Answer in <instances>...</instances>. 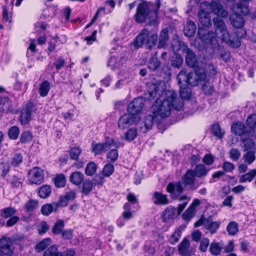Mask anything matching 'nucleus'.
Returning a JSON list of instances; mask_svg holds the SVG:
<instances>
[{
  "mask_svg": "<svg viewBox=\"0 0 256 256\" xmlns=\"http://www.w3.org/2000/svg\"><path fill=\"white\" fill-rule=\"evenodd\" d=\"M148 94L150 100L156 98L152 108V112L156 118H167L171 114L172 108L180 111L184 106L175 92L166 90L160 84L151 85Z\"/></svg>",
  "mask_w": 256,
  "mask_h": 256,
  "instance_id": "f257e3e1",
  "label": "nucleus"
},
{
  "mask_svg": "<svg viewBox=\"0 0 256 256\" xmlns=\"http://www.w3.org/2000/svg\"><path fill=\"white\" fill-rule=\"evenodd\" d=\"M213 22L216 28L215 33L216 36L221 40L230 46L238 48L241 46L240 39L246 36V32L244 29H238L236 32V38L231 39L230 32L224 21L220 18L216 17L213 19Z\"/></svg>",
  "mask_w": 256,
  "mask_h": 256,
  "instance_id": "f03ea898",
  "label": "nucleus"
},
{
  "mask_svg": "<svg viewBox=\"0 0 256 256\" xmlns=\"http://www.w3.org/2000/svg\"><path fill=\"white\" fill-rule=\"evenodd\" d=\"M138 5L135 16L136 21L139 24L148 22L149 25L155 24L158 20V10H152L150 3L143 0Z\"/></svg>",
  "mask_w": 256,
  "mask_h": 256,
  "instance_id": "7ed1b4c3",
  "label": "nucleus"
},
{
  "mask_svg": "<svg viewBox=\"0 0 256 256\" xmlns=\"http://www.w3.org/2000/svg\"><path fill=\"white\" fill-rule=\"evenodd\" d=\"M206 78V70L200 67H198L195 72H189L185 69L182 70L177 77L178 84H184L185 86H197L200 82L204 81Z\"/></svg>",
  "mask_w": 256,
  "mask_h": 256,
  "instance_id": "20e7f679",
  "label": "nucleus"
},
{
  "mask_svg": "<svg viewBox=\"0 0 256 256\" xmlns=\"http://www.w3.org/2000/svg\"><path fill=\"white\" fill-rule=\"evenodd\" d=\"M198 34L200 38L206 44L212 45L214 52L216 50L220 52V54L222 58L225 62H228L230 58L231 54L228 50H224L216 38V33L213 32H207L204 28H200Z\"/></svg>",
  "mask_w": 256,
  "mask_h": 256,
  "instance_id": "39448f33",
  "label": "nucleus"
},
{
  "mask_svg": "<svg viewBox=\"0 0 256 256\" xmlns=\"http://www.w3.org/2000/svg\"><path fill=\"white\" fill-rule=\"evenodd\" d=\"M158 39V36L156 34L152 33L145 28L136 36L133 42V46L138 49L144 44L147 49L152 50L156 46Z\"/></svg>",
  "mask_w": 256,
  "mask_h": 256,
  "instance_id": "423d86ee",
  "label": "nucleus"
},
{
  "mask_svg": "<svg viewBox=\"0 0 256 256\" xmlns=\"http://www.w3.org/2000/svg\"><path fill=\"white\" fill-rule=\"evenodd\" d=\"M232 10L234 14L230 16L231 24L236 28H242L244 25L245 21L242 16L247 15L249 13V9L246 4L240 2L232 6Z\"/></svg>",
  "mask_w": 256,
  "mask_h": 256,
  "instance_id": "0eeeda50",
  "label": "nucleus"
},
{
  "mask_svg": "<svg viewBox=\"0 0 256 256\" xmlns=\"http://www.w3.org/2000/svg\"><path fill=\"white\" fill-rule=\"evenodd\" d=\"M145 100L143 98H138L130 102L128 107V112L133 116H138L139 120L141 119V114L144 106Z\"/></svg>",
  "mask_w": 256,
  "mask_h": 256,
  "instance_id": "6e6552de",
  "label": "nucleus"
},
{
  "mask_svg": "<svg viewBox=\"0 0 256 256\" xmlns=\"http://www.w3.org/2000/svg\"><path fill=\"white\" fill-rule=\"evenodd\" d=\"M116 145L114 140L111 138H108L104 143H96L93 142L92 144V152L95 156H98L106 152L112 146Z\"/></svg>",
  "mask_w": 256,
  "mask_h": 256,
  "instance_id": "1a4fd4ad",
  "label": "nucleus"
},
{
  "mask_svg": "<svg viewBox=\"0 0 256 256\" xmlns=\"http://www.w3.org/2000/svg\"><path fill=\"white\" fill-rule=\"evenodd\" d=\"M28 179L32 184L40 185L44 180V172L40 168L34 167L28 172Z\"/></svg>",
  "mask_w": 256,
  "mask_h": 256,
  "instance_id": "9d476101",
  "label": "nucleus"
},
{
  "mask_svg": "<svg viewBox=\"0 0 256 256\" xmlns=\"http://www.w3.org/2000/svg\"><path fill=\"white\" fill-rule=\"evenodd\" d=\"M140 121L138 116H133L128 113L120 117L118 120V127L120 129L124 130L133 124H136Z\"/></svg>",
  "mask_w": 256,
  "mask_h": 256,
  "instance_id": "9b49d317",
  "label": "nucleus"
},
{
  "mask_svg": "<svg viewBox=\"0 0 256 256\" xmlns=\"http://www.w3.org/2000/svg\"><path fill=\"white\" fill-rule=\"evenodd\" d=\"M232 131L233 134L242 138L250 137V134L247 130L246 125L242 122H236L232 126Z\"/></svg>",
  "mask_w": 256,
  "mask_h": 256,
  "instance_id": "f8f14e48",
  "label": "nucleus"
},
{
  "mask_svg": "<svg viewBox=\"0 0 256 256\" xmlns=\"http://www.w3.org/2000/svg\"><path fill=\"white\" fill-rule=\"evenodd\" d=\"M0 254L2 253L6 255H11L14 250L12 240L10 238L6 237L0 240Z\"/></svg>",
  "mask_w": 256,
  "mask_h": 256,
  "instance_id": "ddd939ff",
  "label": "nucleus"
},
{
  "mask_svg": "<svg viewBox=\"0 0 256 256\" xmlns=\"http://www.w3.org/2000/svg\"><path fill=\"white\" fill-rule=\"evenodd\" d=\"M183 190V186L180 182L170 183L167 187V191L170 194L173 199H176L182 193Z\"/></svg>",
  "mask_w": 256,
  "mask_h": 256,
  "instance_id": "4468645a",
  "label": "nucleus"
},
{
  "mask_svg": "<svg viewBox=\"0 0 256 256\" xmlns=\"http://www.w3.org/2000/svg\"><path fill=\"white\" fill-rule=\"evenodd\" d=\"M34 110V105L32 103H28L26 108L22 112L20 120L22 125L28 124L31 120L32 114Z\"/></svg>",
  "mask_w": 256,
  "mask_h": 256,
  "instance_id": "2eb2a0df",
  "label": "nucleus"
},
{
  "mask_svg": "<svg viewBox=\"0 0 256 256\" xmlns=\"http://www.w3.org/2000/svg\"><path fill=\"white\" fill-rule=\"evenodd\" d=\"M179 254L182 256H190L193 253V250L190 248V242L189 240L184 238L178 247Z\"/></svg>",
  "mask_w": 256,
  "mask_h": 256,
  "instance_id": "dca6fc26",
  "label": "nucleus"
},
{
  "mask_svg": "<svg viewBox=\"0 0 256 256\" xmlns=\"http://www.w3.org/2000/svg\"><path fill=\"white\" fill-rule=\"evenodd\" d=\"M152 200L156 205L165 206L169 204L168 196L160 192H154L151 194Z\"/></svg>",
  "mask_w": 256,
  "mask_h": 256,
  "instance_id": "f3484780",
  "label": "nucleus"
},
{
  "mask_svg": "<svg viewBox=\"0 0 256 256\" xmlns=\"http://www.w3.org/2000/svg\"><path fill=\"white\" fill-rule=\"evenodd\" d=\"M14 111L12 102L7 97H0V112L13 113Z\"/></svg>",
  "mask_w": 256,
  "mask_h": 256,
  "instance_id": "a211bd4d",
  "label": "nucleus"
},
{
  "mask_svg": "<svg viewBox=\"0 0 256 256\" xmlns=\"http://www.w3.org/2000/svg\"><path fill=\"white\" fill-rule=\"evenodd\" d=\"M184 50L186 51V61L188 66L192 68H196L198 67V62L194 53L187 47Z\"/></svg>",
  "mask_w": 256,
  "mask_h": 256,
  "instance_id": "6ab92c4d",
  "label": "nucleus"
},
{
  "mask_svg": "<svg viewBox=\"0 0 256 256\" xmlns=\"http://www.w3.org/2000/svg\"><path fill=\"white\" fill-rule=\"evenodd\" d=\"M214 13L218 16L226 18L228 16V12L223 8L222 6L218 2L212 1L208 4Z\"/></svg>",
  "mask_w": 256,
  "mask_h": 256,
  "instance_id": "aec40b11",
  "label": "nucleus"
},
{
  "mask_svg": "<svg viewBox=\"0 0 256 256\" xmlns=\"http://www.w3.org/2000/svg\"><path fill=\"white\" fill-rule=\"evenodd\" d=\"M198 16L200 23L204 27L208 28L212 25L210 14L205 10L201 9L198 12Z\"/></svg>",
  "mask_w": 256,
  "mask_h": 256,
  "instance_id": "412c9836",
  "label": "nucleus"
},
{
  "mask_svg": "<svg viewBox=\"0 0 256 256\" xmlns=\"http://www.w3.org/2000/svg\"><path fill=\"white\" fill-rule=\"evenodd\" d=\"M168 32V28H164L162 30L158 45V48H162L166 46L169 40Z\"/></svg>",
  "mask_w": 256,
  "mask_h": 256,
  "instance_id": "4be33fe9",
  "label": "nucleus"
},
{
  "mask_svg": "<svg viewBox=\"0 0 256 256\" xmlns=\"http://www.w3.org/2000/svg\"><path fill=\"white\" fill-rule=\"evenodd\" d=\"M156 118L154 115H148L146 116L144 121L141 124L140 130L144 134L146 133L148 130L152 129L153 125V121Z\"/></svg>",
  "mask_w": 256,
  "mask_h": 256,
  "instance_id": "5701e85b",
  "label": "nucleus"
},
{
  "mask_svg": "<svg viewBox=\"0 0 256 256\" xmlns=\"http://www.w3.org/2000/svg\"><path fill=\"white\" fill-rule=\"evenodd\" d=\"M176 209L170 206L168 207L162 213V218L164 222H166L176 218Z\"/></svg>",
  "mask_w": 256,
  "mask_h": 256,
  "instance_id": "b1692460",
  "label": "nucleus"
},
{
  "mask_svg": "<svg viewBox=\"0 0 256 256\" xmlns=\"http://www.w3.org/2000/svg\"><path fill=\"white\" fill-rule=\"evenodd\" d=\"M180 87V96L183 100H190L192 96V94L190 88L188 86H185L184 84H178Z\"/></svg>",
  "mask_w": 256,
  "mask_h": 256,
  "instance_id": "393cba45",
  "label": "nucleus"
},
{
  "mask_svg": "<svg viewBox=\"0 0 256 256\" xmlns=\"http://www.w3.org/2000/svg\"><path fill=\"white\" fill-rule=\"evenodd\" d=\"M84 174L80 172H73L70 176V182L76 186H80L84 181Z\"/></svg>",
  "mask_w": 256,
  "mask_h": 256,
  "instance_id": "a878e982",
  "label": "nucleus"
},
{
  "mask_svg": "<svg viewBox=\"0 0 256 256\" xmlns=\"http://www.w3.org/2000/svg\"><path fill=\"white\" fill-rule=\"evenodd\" d=\"M221 222H212L207 220L204 223V226L206 230H208L212 234H216L220 228Z\"/></svg>",
  "mask_w": 256,
  "mask_h": 256,
  "instance_id": "bb28decb",
  "label": "nucleus"
},
{
  "mask_svg": "<svg viewBox=\"0 0 256 256\" xmlns=\"http://www.w3.org/2000/svg\"><path fill=\"white\" fill-rule=\"evenodd\" d=\"M196 31V24L192 21L187 22L184 27V32L186 36L188 37L194 36Z\"/></svg>",
  "mask_w": 256,
  "mask_h": 256,
  "instance_id": "cd10ccee",
  "label": "nucleus"
},
{
  "mask_svg": "<svg viewBox=\"0 0 256 256\" xmlns=\"http://www.w3.org/2000/svg\"><path fill=\"white\" fill-rule=\"evenodd\" d=\"M133 78V76L130 73L125 74L123 78H121L116 84V89H120L128 84Z\"/></svg>",
  "mask_w": 256,
  "mask_h": 256,
  "instance_id": "c85d7f7f",
  "label": "nucleus"
},
{
  "mask_svg": "<svg viewBox=\"0 0 256 256\" xmlns=\"http://www.w3.org/2000/svg\"><path fill=\"white\" fill-rule=\"evenodd\" d=\"M58 211V206L54 202L51 204H46L42 206L41 212L43 215L48 216L52 212Z\"/></svg>",
  "mask_w": 256,
  "mask_h": 256,
  "instance_id": "c756f323",
  "label": "nucleus"
},
{
  "mask_svg": "<svg viewBox=\"0 0 256 256\" xmlns=\"http://www.w3.org/2000/svg\"><path fill=\"white\" fill-rule=\"evenodd\" d=\"M256 177V170H252L248 173L242 175L240 178V183L251 182Z\"/></svg>",
  "mask_w": 256,
  "mask_h": 256,
  "instance_id": "7c9ffc66",
  "label": "nucleus"
},
{
  "mask_svg": "<svg viewBox=\"0 0 256 256\" xmlns=\"http://www.w3.org/2000/svg\"><path fill=\"white\" fill-rule=\"evenodd\" d=\"M210 170L207 169L204 164H199L196 166L194 170L196 176L198 178H202L207 176Z\"/></svg>",
  "mask_w": 256,
  "mask_h": 256,
  "instance_id": "2f4dec72",
  "label": "nucleus"
},
{
  "mask_svg": "<svg viewBox=\"0 0 256 256\" xmlns=\"http://www.w3.org/2000/svg\"><path fill=\"white\" fill-rule=\"evenodd\" d=\"M223 244L218 242H212L210 246V252L214 256H219L223 249Z\"/></svg>",
  "mask_w": 256,
  "mask_h": 256,
  "instance_id": "473e14b6",
  "label": "nucleus"
},
{
  "mask_svg": "<svg viewBox=\"0 0 256 256\" xmlns=\"http://www.w3.org/2000/svg\"><path fill=\"white\" fill-rule=\"evenodd\" d=\"M160 62L158 58V52H156L154 56L152 57L148 64V67L152 71L157 70L160 66Z\"/></svg>",
  "mask_w": 256,
  "mask_h": 256,
  "instance_id": "72a5a7b5",
  "label": "nucleus"
},
{
  "mask_svg": "<svg viewBox=\"0 0 256 256\" xmlns=\"http://www.w3.org/2000/svg\"><path fill=\"white\" fill-rule=\"evenodd\" d=\"M50 89V84L46 80L43 82L40 86L39 94L42 97L46 96Z\"/></svg>",
  "mask_w": 256,
  "mask_h": 256,
  "instance_id": "f704fd0d",
  "label": "nucleus"
},
{
  "mask_svg": "<svg viewBox=\"0 0 256 256\" xmlns=\"http://www.w3.org/2000/svg\"><path fill=\"white\" fill-rule=\"evenodd\" d=\"M196 176L194 170H188L184 176V183L186 185H192L196 181Z\"/></svg>",
  "mask_w": 256,
  "mask_h": 256,
  "instance_id": "c9c22d12",
  "label": "nucleus"
},
{
  "mask_svg": "<svg viewBox=\"0 0 256 256\" xmlns=\"http://www.w3.org/2000/svg\"><path fill=\"white\" fill-rule=\"evenodd\" d=\"M65 224L63 220H58L54 224L52 228V232L58 235L62 234L64 230Z\"/></svg>",
  "mask_w": 256,
  "mask_h": 256,
  "instance_id": "e433bc0d",
  "label": "nucleus"
},
{
  "mask_svg": "<svg viewBox=\"0 0 256 256\" xmlns=\"http://www.w3.org/2000/svg\"><path fill=\"white\" fill-rule=\"evenodd\" d=\"M44 256H64L63 254L58 252V246L56 245L51 246L44 252Z\"/></svg>",
  "mask_w": 256,
  "mask_h": 256,
  "instance_id": "4c0bfd02",
  "label": "nucleus"
},
{
  "mask_svg": "<svg viewBox=\"0 0 256 256\" xmlns=\"http://www.w3.org/2000/svg\"><path fill=\"white\" fill-rule=\"evenodd\" d=\"M52 193V188L48 185L42 186L38 191L39 196L42 198H46L50 196Z\"/></svg>",
  "mask_w": 256,
  "mask_h": 256,
  "instance_id": "58836bf2",
  "label": "nucleus"
},
{
  "mask_svg": "<svg viewBox=\"0 0 256 256\" xmlns=\"http://www.w3.org/2000/svg\"><path fill=\"white\" fill-rule=\"evenodd\" d=\"M23 162V156L21 154L16 153L12 156L10 164L14 167L18 166Z\"/></svg>",
  "mask_w": 256,
  "mask_h": 256,
  "instance_id": "ea45409f",
  "label": "nucleus"
},
{
  "mask_svg": "<svg viewBox=\"0 0 256 256\" xmlns=\"http://www.w3.org/2000/svg\"><path fill=\"white\" fill-rule=\"evenodd\" d=\"M97 169L98 165L94 162H90L88 164L85 173L87 176H92L96 174Z\"/></svg>",
  "mask_w": 256,
  "mask_h": 256,
  "instance_id": "a19ab883",
  "label": "nucleus"
},
{
  "mask_svg": "<svg viewBox=\"0 0 256 256\" xmlns=\"http://www.w3.org/2000/svg\"><path fill=\"white\" fill-rule=\"evenodd\" d=\"M52 244V240L50 238L44 239L36 246V248L38 252L44 250L48 246H50Z\"/></svg>",
  "mask_w": 256,
  "mask_h": 256,
  "instance_id": "79ce46f5",
  "label": "nucleus"
},
{
  "mask_svg": "<svg viewBox=\"0 0 256 256\" xmlns=\"http://www.w3.org/2000/svg\"><path fill=\"white\" fill-rule=\"evenodd\" d=\"M16 212L15 208L9 207L2 210L1 216L4 218H8L14 216Z\"/></svg>",
  "mask_w": 256,
  "mask_h": 256,
  "instance_id": "37998d69",
  "label": "nucleus"
},
{
  "mask_svg": "<svg viewBox=\"0 0 256 256\" xmlns=\"http://www.w3.org/2000/svg\"><path fill=\"white\" fill-rule=\"evenodd\" d=\"M93 183L90 180L84 181L82 185V193L86 195H88L92 190Z\"/></svg>",
  "mask_w": 256,
  "mask_h": 256,
  "instance_id": "c03bdc74",
  "label": "nucleus"
},
{
  "mask_svg": "<svg viewBox=\"0 0 256 256\" xmlns=\"http://www.w3.org/2000/svg\"><path fill=\"white\" fill-rule=\"evenodd\" d=\"M138 135V132L136 128H131L125 134V139L129 142L134 140Z\"/></svg>",
  "mask_w": 256,
  "mask_h": 256,
  "instance_id": "a18cd8bd",
  "label": "nucleus"
},
{
  "mask_svg": "<svg viewBox=\"0 0 256 256\" xmlns=\"http://www.w3.org/2000/svg\"><path fill=\"white\" fill-rule=\"evenodd\" d=\"M66 176L63 174L58 175L54 178V184L58 188H63L66 184Z\"/></svg>",
  "mask_w": 256,
  "mask_h": 256,
  "instance_id": "49530a36",
  "label": "nucleus"
},
{
  "mask_svg": "<svg viewBox=\"0 0 256 256\" xmlns=\"http://www.w3.org/2000/svg\"><path fill=\"white\" fill-rule=\"evenodd\" d=\"M246 122L248 126L256 134V114H253L248 116Z\"/></svg>",
  "mask_w": 256,
  "mask_h": 256,
  "instance_id": "de8ad7c7",
  "label": "nucleus"
},
{
  "mask_svg": "<svg viewBox=\"0 0 256 256\" xmlns=\"http://www.w3.org/2000/svg\"><path fill=\"white\" fill-rule=\"evenodd\" d=\"M20 133L19 128L16 126L12 127L8 130V136L10 139L16 140L18 138Z\"/></svg>",
  "mask_w": 256,
  "mask_h": 256,
  "instance_id": "09e8293b",
  "label": "nucleus"
},
{
  "mask_svg": "<svg viewBox=\"0 0 256 256\" xmlns=\"http://www.w3.org/2000/svg\"><path fill=\"white\" fill-rule=\"evenodd\" d=\"M182 237V231L179 229H176L169 239V242L172 244H175L177 243Z\"/></svg>",
  "mask_w": 256,
  "mask_h": 256,
  "instance_id": "8fccbe9b",
  "label": "nucleus"
},
{
  "mask_svg": "<svg viewBox=\"0 0 256 256\" xmlns=\"http://www.w3.org/2000/svg\"><path fill=\"white\" fill-rule=\"evenodd\" d=\"M127 199L128 202L134 204V208L136 209L135 212L138 211L140 208L138 204V200L134 194H129L127 196Z\"/></svg>",
  "mask_w": 256,
  "mask_h": 256,
  "instance_id": "3c124183",
  "label": "nucleus"
},
{
  "mask_svg": "<svg viewBox=\"0 0 256 256\" xmlns=\"http://www.w3.org/2000/svg\"><path fill=\"white\" fill-rule=\"evenodd\" d=\"M227 230L230 236H235L238 232V224L234 222H230L227 226Z\"/></svg>",
  "mask_w": 256,
  "mask_h": 256,
  "instance_id": "603ef678",
  "label": "nucleus"
},
{
  "mask_svg": "<svg viewBox=\"0 0 256 256\" xmlns=\"http://www.w3.org/2000/svg\"><path fill=\"white\" fill-rule=\"evenodd\" d=\"M196 212V210H194L190 207L184 213L182 216L183 219L186 221H190L195 216Z\"/></svg>",
  "mask_w": 256,
  "mask_h": 256,
  "instance_id": "864d4df0",
  "label": "nucleus"
},
{
  "mask_svg": "<svg viewBox=\"0 0 256 256\" xmlns=\"http://www.w3.org/2000/svg\"><path fill=\"white\" fill-rule=\"evenodd\" d=\"M183 58L180 54H176L172 60V64L173 67L180 68L183 64Z\"/></svg>",
  "mask_w": 256,
  "mask_h": 256,
  "instance_id": "5fc2aeb1",
  "label": "nucleus"
},
{
  "mask_svg": "<svg viewBox=\"0 0 256 256\" xmlns=\"http://www.w3.org/2000/svg\"><path fill=\"white\" fill-rule=\"evenodd\" d=\"M114 172V167L111 164H108L104 166L102 170V174L105 177H110Z\"/></svg>",
  "mask_w": 256,
  "mask_h": 256,
  "instance_id": "6e6d98bb",
  "label": "nucleus"
},
{
  "mask_svg": "<svg viewBox=\"0 0 256 256\" xmlns=\"http://www.w3.org/2000/svg\"><path fill=\"white\" fill-rule=\"evenodd\" d=\"M256 157L254 152H248L244 156V159L246 164H251L256 160Z\"/></svg>",
  "mask_w": 256,
  "mask_h": 256,
  "instance_id": "4d7b16f0",
  "label": "nucleus"
},
{
  "mask_svg": "<svg viewBox=\"0 0 256 256\" xmlns=\"http://www.w3.org/2000/svg\"><path fill=\"white\" fill-rule=\"evenodd\" d=\"M118 158V152L116 150H112L106 156V158L110 162H116Z\"/></svg>",
  "mask_w": 256,
  "mask_h": 256,
  "instance_id": "13d9d810",
  "label": "nucleus"
},
{
  "mask_svg": "<svg viewBox=\"0 0 256 256\" xmlns=\"http://www.w3.org/2000/svg\"><path fill=\"white\" fill-rule=\"evenodd\" d=\"M212 132L213 134L219 138H222L224 132L222 130L219 124H216L212 126Z\"/></svg>",
  "mask_w": 256,
  "mask_h": 256,
  "instance_id": "bf43d9fd",
  "label": "nucleus"
},
{
  "mask_svg": "<svg viewBox=\"0 0 256 256\" xmlns=\"http://www.w3.org/2000/svg\"><path fill=\"white\" fill-rule=\"evenodd\" d=\"M32 139L33 136L28 131L23 132L20 136V142L22 143H29L32 141Z\"/></svg>",
  "mask_w": 256,
  "mask_h": 256,
  "instance_id": "052dcab7",
  "label": "nucleus"
},
{
  "mask_svg": "<svg viewBox=\"0 0 256 256\" xmlns=\"http://www.w3.org/2000/svg\"><path fill=\"white\" fill-rule=\"evenodd\" d=\"M249 137L242 138V140L244 145V150L247 151L249 150H251L254 145V142L252 140L248 138Z\"/></svg>",
  "mask_w": 256,
  "mask_h": 256,
  "instance_id": "680f3d73",
  "label": "nucleus"
},
{
  "mask_svg": "<svg viewBox=\"0 0 256 256\" xmlns=\"http://www.w3.org/2000/svg\"><path fill=\"white\" fill-rule=\"evenodd\" d=\"M2 20L6 22H10L12 20V14L9 12L6 6H2Z\"/></svg>",
  "mask_w": 256,
  "mask_h": 256,
  "instance_id": "e2e57ef3",
  "label": "nucleus"
},
{
  "mask_svg": "<svg viewBox=\"0 0 256 256\" xmlns=\"http://www.w3.org/2000/svg\"><path fill=\"white\" fill-rule=\"evenodd\" d=\"M74 230H66L62 233V236L63 240H70L74 238Z\"/></svg>",
  "mask_w": 256,
  "mask_h": 256,
  "instance_id": "0e129e2a",
  "label": "nucleus"
},
{
  "mask_svg": "<svg viewBox=\"0 0 256 256\" xmlns=\"http://www.w3.org/2000/svg\"><path fill=\"white\" fill-rule=\"evenodd\" d=\"M81 153L82 150L79 148H72L70 151V158L74 160H77Z\"/></svg>",
  "mask_w": 256,
  "mask_h": 256,
  "instance_id": "69168bd1",
  "label": "nucleus"
},
{
  "mask_svg": "<svg viewBox=\"0 0 256 256\" xmlns=\"http://www.w3.org/2000/svg\"><path fill=\"white\" fill-rule=\"evenodd\" d=\"M230 158L235 162H237L241 156L240 151L238 149L232 148L230 152Z\"/></svg>",
  "mask_w": 256,
  "mask_h": 256,
  "instance_id": "338daca9",
  "label": "nucleus"
},
{
  "mask_svg": "<svg viewBox=\"0 0 256 256\" xmlns=\"http://www.w3.org/2000/svg\"><path fill=\"white\" fill-rule=\"evenodd\" d=\"M38 202L36 201L31 200L28 201L26 205V208L28 212H31L37 208Z\"/></svg>",
  "mask_w": 256,
  "mask_h": 256,
  "instance_id": "774afa93",
  "label": "nucleus"
}]
</instances>
